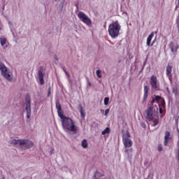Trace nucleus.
Wrapping results in <instances>:
<instances>
[{
  "mask_svg": "<svg viewBox=\"0 0 179 179\" xmlns=\"http://www.w3.org/2000/svg\"><path fill=\"white\" fill-rule=\"evenodd\" d=\"M63 129L69 132H76L78 127L75 124V122L71 117H66L62 120Z\"/></svg>",
  "mask_w": 179,
  "mask_h": 179,
  "instance_id": "obj_1",
  "label": "nucleus"
},
{
  "mask_svg": "<svg viewBox=\"0 0 179 179\" xmlns=\"http://www.w3.org/2000/svg\"><path fill=\"white\" fill-rule=\"evenodd\" d=\"M120 30L121 25L120 24V22L118 21H115L109 24L108 31L109 36H110L112 38H117L120 35Z\"/></svg>",
  "mask_w": 179,
  "mask_h": 179,
  "instance_id": "obj_2",
  "label": "nucleus"
},
{
  "mask_svg": "<svg viewBox=\"0 0 179 179\" xmlns=\"http://www.w3.org/2000/svg\"><path fill=\"white\" fill-rule=\"evenodd\" d=\"M11 145H15L20 147L21 149H30L33 148L34 143L29 140H13L10 142Z\"/></svg>",
  "mask_w": 179,
  "mask_h": 179,
  "instance_id": "obj_3",
  "label": "nucleus"
},
{
  "mask_svg": "<svg viewBox=\"0 0 179 179\" xmlns=\"http://www.w3.org/2000/svg\"><path fill=\"white\" fill-rule=\"evenodd\" d=\"M0 72L5 79H7L9 82L12 80V71H10V70H9V69H8L2 62H0Z\"/></svg>",
  "mask_w": 179,
  "mask_h": 179,
  "instance_id": "obj_4",
  "label": "nucleus"
},
{
  "mask_svg": "<svg viewBox=\"0 0 179 179\" xmlns=\"http://www.w3.org/2000/svg\"><path fill=\"white\" fill-rule=\"evenodd\" d=\"M25 110L27 118H30L31 117V99L29 94H27L25 97Z\"/></svg>",
  "mask_w": 179,
  "mask_h": 179,
  "instance_id": "obj_5",
  "label": "nucleus"
},
{
  "mask_svg": "<svg viewBox=\"0 0 179 179\" xmlns=\"http://www.w3.org/2000/svg\"><path fill=\"white\" fill-rule=\"evenodd\" d=\"M78 17L87 26H92V20H90L88 16L85 14V13L80 11L78 14Z\"/></svg>",
  "mask_w": 179,
  "mask_h": 179,
  "instance_id": "obj_6",
  "label": "nucleus"
},
{
  "mask_svg": "<svg viewBox=\"0 0 179 179\" xmlns=\"http://www.w3.org/2000/svg\"><path fill=\"white\" fill-rule=\"evenodd\" d=\"M146 116L145 118L148 120V121H152L155 118V114H156V109H155V107L151 106L147 109L145 111Z\"/></svg>",
  "mask_w": 179,
  "mask_h": 179,
  "instance_id": "obj_7",
  "label": "nucleus"
},
{
  "mask_svg": "<svg viewBox=\"0 0 179 179\" xmlns=\"http://www.w3.org/2000/svg\"><path fill=\"white\" fill-rule=\"evenodd\" d=\"M122 142L124 148H131L133 143L132 140L129 139V138H123Z\"/></svg>",
  "mask_w": 179,
  "mask_h": 179,
  "instance_id": "obj_8",
  "label": "nucleus"
},
{
  "mask_svg": "<svg viewBox=\"0 0 179 179\" xmlns=\"http://www.w3.org/2000/svg\"><path fill=\"white\" fill-rule=\"evenodd\" d=\"M150 83L152 89H157V77H156V76H152L150 78Z\"/></svg>",
  "mask_w": 179,
  "mask_h": 179,
  "instance_id": "obj_9",
  "label": "nucleus"
},
{
  "mask_svg": "<svg viewBox=\"0 0 179 179\" xmlns=\"http://www.w3.org/2000/svg\"><path fill=\"white\" fill-rule=\"evenodd\" d=\"M149 96V87L148 85L144 86V94L142 103H146L148 97Z\"/></svg>",
  "mask_w": 179,
  "mask_h": 179,
  "instance_id": "obj_10",
  "label": "nucleus"
},
{
  "mask_svg": "<svg viewBox=\"0 0 179 179\" xmlns=\"http://www.w3.org/2000/svg\"><path fill=\"white\" fill-rule=\"evenodd\" d=\"M0 43H1V47L4 50L8 48V45H9V43H8L6 38H3V37L0 38Z\"/></svg>",
  "mask_w": 179,
  "mask_h": 179,
  "instance_id": "obj_11",
  "label": "nucleus"
},
{
  "mask_svg": "<svg viewBox=\"0 0 179 179\" xmlns=\"http://www.w3.org/2000/svg\"><path fill=\"white\" fill-rule=\"evenodd\" d=\"M162 99V96L157 95L155 98H152L151 101H148V106H153L155 103H159V101Z\"/></svg>",
  "mask_w": 179,
  "mask_h": 179,
  "instance_id": "obj_12",
  "label": "nucleus"
},
{
  "mask_svg": "<svg viewBox=\"0 0 179 179\" xmlns=\"http://www.w3.org/2000/svg\"><path fill=\"white\" fill-rule=\"evenodd\" d=\"M170 131H165V136H164V146H167L169 145V140L170 139Z\"/></svg>",
  "mask_w": 179,
  "mask_h": 179,
  "instance_id": "obj_13",
  "label": "nucleus"
},
{
  "mask_svg": "<svg viewBox=\"0 0 179 179\" xmlns=\"http://www.w3.org/2000/svg\"><path fill=\"white\" fill-rule=\"evenodd\" d=\"M38 77L39 78L40 85H44V74L43 73V71H38Z\"/></svg>",
  "mask_w": 179,
  "mask_h": 179,
  "instance_id": "obj_14",
  "label": "nucleus"
},
{
  "mask_svg": "<svg viewBox=\"0 0 179 179\" xmlns=\"http://www.w3.org/2000/svg\"><path fill=\"white\" fill-rule=\"evenodd\" d=\"M173 71V66L168 65L166 66V76H169V78H172L173 75L171 74V72Z\"/></svg>",
  "mask_w": 179,
  "mask_h": 179,
  "instance_id": "obj_15",
  "label": "nucleus"
},
{
  "mask_svg": "<svg viewBox=\"0 0 179 179\" xmlns=\"http://www.w3.org/2000/svg\"><path fill=\"white\" fill-rule=\"evenodd\" d=\"M155 36V34L153 32H152L148 37L147 38V45L148 47L150 46V43L152 42V38H153V37Z\"/></svg>",
  "mask_w": 179,
  "mask_h": 179,
  "instance_id": "obj_16",
  "label": "nucleus"
},
{
  "mask_svg": "<svg viewBox=\"0 0 179 179\" xmlns=\"http://www.w3.org/2000/svg\"><path fill=\"white\" fill-rule=\"evenodd\" d=\"M178 48H179V45H178L176 47V49H174V43L173 42H170L169 43V48L171 49V51L172 52H174V51H177V50H178Z\"/></svg>",
  "mask_w": 179,
  "mask_h": 179,
  "instance_id": "obj_17",
  "label": "nucleus"
},
{
  "mask_svg": "<svg viewBox=\"0 0 179 179\" xmlns=\"http://www.w3.org/2000/svg\"><path fill=\"white\" fill-rule=\"evenodd\" d=\"M57 114L61 121L66 117V116L64 115V111L62 110V109L57 110Z\"/></svg>",
  "mask_w": 179,
  "mask_h": 179,
  "instance_id": "obj_18",
  "label": "nucleus"
},
{
  "mask_svg": "<svg viewBox=\"0 0 179 179\" xmlns=\"http://www.w3.org/2000/svg\"><path fill=\"white\" fill-rule=\"evenodd\" d=\"M80 107V113L82 117V118H85L86 117V113L83 111V108L82 107V105H79Z\"/></svg>",
  "mask_w": 179,
  "mask_h": 179,
  "instance_id": "obj_19",
  "label": "nucleus"
},
{
  "mask_svg": "<svg viewBox=\"0 0 179 179\" xmlns=\"http://www.w3.org/2000/svg\"><path fill=\"white\" fill-rule=\"evenodd\" d=\"M111 131L110 130V127H106L102 132V135H106V134H110Z\"/></svg>",
  "mask_w": 179,
  "mask_h": 179,
  "instance_id": "obj_20",
  "label": "nucleus"
},
{
  "mask_svg": "<svg viewBox=\"0 0 179 179\" xmlns=\"http://www.w3.org/2000/svg\"><path fill=\"white\" fill-rule=\"evenodd\" d=\"M82 146H83V148H84V149H86L87 148L88 144H87V141L86 139H84L82 141Z\"/></svg>",
  "mask_w": 179,
  "mask_h": 179,
  "instance_id": "obj_21",
  "label": "nucleus"
},
{
  "mask_svg": "<svg viewBox=\"0 0 179 179\" xmlns=\"http://www.w3.org/2000/svg\"><path fill=\"white\" fill-rule=\"evenodd\" d=\"M56 108L58 110H62V106H61V103L59 102H56Z\"/></svg>",
  "mask_w": 179,
  "mask_h": 179,
  "instance_id": "obj_22",
  "label": "nucleus"
},
{
  "mask_svg": "<svg viewBox=\"0 0 179 179\" xmlns=\"http://www.w3.org/2000/svg\"><path fill=\"white\" fill-rule=\"evenodd\" d=\"M159 118L155 119V120L153 121L152 127H156L157 125L159 124Z\"/></svg>",
  "mask_w": 179,
  "mask_h": 179,
  "instance_id": "obj_23",
  "label": "nucleus"
},
{
  "mask_svg": "<svg viewBox=\"0 0 179 179\" xmlns=\"http://www.w3.org/2000/svg\"><path fill=\"white\" fill-rule=\"evenodd\" d=\"M110 101V98L106 97L104 99V105L105 106H108V102Z\"/></svg>",
  "mask_w": 179,
  "mask_h": 179,
  "instance_id": "obj_24",
  "label": "nucleus"
},
{
  "mask_svg": "<svg viewBox=\"0 0 179 179\" xmlns=\"http://www.w3.org/2000/svg\"><path fill=\"white\" fill-rule=\"evenodd\" d=\"M96 76L98 78H101V70H96Z\"/></svg>",
  "mask_w": 179,
  "mask_h": 179,
  "instance_id": "obj_25",
  "label": "nucleus"
},
{
  "mask_svg": "<svg viewBox=\"0 0 179 179\" xmlns=\"http://www.w3.org/2000/svg\"><path fill=\"white\" fill-rule=\"evenodd\" d=\"M50 96H51V87H49L48 91V97H50Z\"/></svg>",
  "mask_w": 179,
  "mask_h": 179,
  "instance_id": "obj_26",
  "label": "nucleus"
},
{
  "mask_svg": "<svg viewBox=\"0 0 179 179\" xmlns=\"http://www.w3.org/2000/svg\"><path fill=\"white\" fill-rule=\"evenodd\" d=\"M163 150V147H162V145H159L158 146V151L159 152H162Z\"/></svg>",
  "mask_w": 179,
  "mask_h": 179,
  "instance_id": "obj_27",
  "label": "nucleus"
},
{
  "mask_svg": "<svg viewBox=\"0 0 179 179\" xmlns=\"http://www.w3.org/2000/svg\"><path fill=\"white\" fill-rule=\"evenodd\" d=\"M110 113V109H106L105 110V115H108V113Z\"/></svg>",
  "mask_w": 179,
  "mask_h": 179,
  "instance_id": "obj_28",
  "label": "nucleus"
},
{
  "mask_svg": "<svg viewBox=\"0 0 179 179\" xmlns=\"http://www.w3.org/2000/svg\"><path fill=\"white\" fill-rule=\"evenodd\" d=\"M127 136L126 138H131V134H129V132H127Z\"/></svg>",
  "mask_w": 179,
  "mask_h": 179,
  "instance_id": "obj_29",
  "label": "nucleus"
},
{
  "mask_svg": "<svg viewBox=\"0 0 179 179\" xmlns=\"http://www.w3.org/2000/svg\"><path fill=\"white\" fill-rule=\"evenodd\" d=\"M64 72L66 73V75H68V71L65 69H63Z\"/></svg>",
  "mask_w": 179,
  "mask_h": 179,
  "instance_id": "obj_30",
  "label": "nucleus"
},
{
  "mask_svg": "<svg viewBox=\"0 0 179 179\" xmlns=\"http://www.w3.org/2000/svg\"><path fill=\"white\" fill-rule=\"evenodd\" d=\"M159 113H160V114H162L163 113V109H162V108H159Z\"/></svg>",
  "mask_w": 179,
  "mask_h": 179,
  "instance_id": "obj_31",
  "label": "nucleus"
},
{
  "mask_svg": "<svg viewBox=\"0 0 179 179\" xmlns=\"http://www.w3.org/2000/svg\"><path fill=\"white\" fill-rule=\"evenodd\" d=\"M87 85L90 86V87H92V83L88 82Z\"/></svg>",
  "mask_w": 179,
  "mask_h": 179,
  "instance_id": "obj_32",
  "label": "nucleus"
},
{
  "mask_svg": "<svg viewBox=\"0 0 179 179\" xmlns=\"http://www.w3.org/2000/svg\"><path fill=\"white\" fill-rule=\"evenodd\" d=\"M141 125H142L143 128H146V124H141Z\"/></svg>",
  "mask_w": 179,
  "mask_h": 179,
  "instance_id": "obj_33",
  "label": "nucleus"
},
{
  "mask_svg": "<svg viewBox=\"0 0 179 179\" xmlns=\"http://www.w3.org/2000/svg\"><path fill=\"white\" fill-rule=\"evenodd\" d=\"M176 22H179V15H178V16L177 17V20H176Z\"/></svg>",
  "mask_w": 179,
  "mask_h": 179,
  "instance_id": "obj_34",
  "label": "nucleus"
},
{
  "mask_svg": "<svg viewBox=\"0 0 179 179\" xmlns=\"http://www.w3.org/2000/svg\"><path fill=\"white\" fill-rule=\"evenodd\" d=\"M101 112L103 113H104V110L101 109Z\"/></svg>",
  "mask_w": 179,
  "mask_h": 179,
  "instance_id": "obj_35",
  "label": "nucleus"
},
{
  "mask_svg": "<svg viewBox=\"0 0 179 179\" xmlns=\"http://www.w3.org/2000/svg\"><path fill=\"white\" fill-rule=\"evenodd\" d=\"M125 152H126V153H128V150H126Z\"/></svg>",
  "mask_w": 179,
  "mask_h": 179,
  "instance_id": "obj_36",
  "label": "nucleus"
},
{
  "mask_svg": "<svg viewBox=\"0 0 179 179\" xmlns=\"http://www.w3.org/2000/svg\"><path fill=\"white\" fill-rule=\"evenodd\" d=\"M131 150H132V148H131Z\"/></svg>",
  "mask_w": 179,
  "mask_h": 179,
  "instance_id": "obj_37",
  "label": "nucleus"
}]
</instances>
